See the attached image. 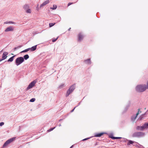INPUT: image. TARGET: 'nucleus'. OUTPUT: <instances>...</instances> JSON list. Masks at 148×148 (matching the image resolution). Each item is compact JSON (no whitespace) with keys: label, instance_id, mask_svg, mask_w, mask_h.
I'll list each match as a JSON object with an SVG mask.
<instances>
[{"label":"nucleus","instance_id":"39","mask_svg":"<svg viewBox=\"0 0 148 148\" xmlns=\"http://www.w3.org/2000/svg\"><path fill=\"white\" fill-rule=\"evenodd\" d=\"M76 107H75L74 108V109H73L71 111V112H73L74 111V109H75V108H76Z\"/></svg>","mask_w":148,"mask_h":148},{"label":"nucleus","instance_id":"2","mask_svg":"<svg viewBox=\"0 0 148 148\" xmlns=\"http://www.w3.org/2000/svg\"><path fill=\"white\" fill-rule=\"evenodd\" d=\"M75 88V84H74L72 85L67 91L65 96L66 97H68L69 95L72 93L74 90Z\"/></svg>","mask_w":148,"mask_h":148},{"label":"nucleus","instance_id":"48","mask_svg":"<svg viewBox=\"0 0 148 148\" xmlns=\"http://www.w3.org/2000/svg\"><path fill=\"white\" fill-rule=\"evenodd\" d=\"M58 125H59V127H60V126H61V125L60 124H59Z\"/></svg>","mask_w":148,"mask_h":148},{"label":"nucleus","instance_id":"47","mask_svg":"<svg viewBox=\"0 0 148 148\" xmlns=\"http://www.w3.org/2000/svg\"><path fill=\"white\" fill-rule=\"evenodd\" d=\"M62 120V119H60V120H59V121H61Z\"/></svg>","mask_w":148,"mask_h":148},{"label":"nucleus","instance_id":"50","mask_svg":"<svg viewBox=\"0 0 148 148\" xmlns=\"http://www.w3.org/2000/svg\"><path fill=\"white\" fill-rule=\"evenodd\" d=\"M12 54V55H13V54Z\"/></svg>","mask_w":148,"mask_h":148},{"label":"nucleus","instance_id":"21","mask_svg":"<svg viewBox=\"0 0 148 148\" xmlns=\"http://www.w3.org/2000/svg\"><path fill=\"white\" fill-rule=\"evenodd\" d=\"M137 116H136V115H133L131 117V120L133 121H134L135 119H136V117H137Z\"/></svg>","mask_w":148,"mask_h":148},{"label":"nucleus","instance_id":"32","mask_svg":"<svg viewBox=\"0 0 148 148\" xmlns=\"http://www.w3.org/2000/svg\"><path fill=\"white\" fill-rule=\"evenodd\" d=\"M109 137L113 139H114V137L113 136V135L112 134L110 135L109 136Z\"/></svg>","mask_w":148,"mask_h":148},{"label":"nucleus","instance_id":"37","mask_svg":"<svg viewBox=\"0 0 148 148\" xmlns=\"http://www.w3.org/2000/svg\"><path fill=\"white\" fill-rule=\"evenodd\" d=\"M73 3H69L68 4V6H69V5H70L71 4H73Z\"/></svg>","mask_w":148,"mask_h":148},{"label":"nucleus","instance_id":"42","mask_svg":"<svg viewBox=\"0 0 148 148\" xmlns=\"http://www.w3.org/2000/svg\"><path fill=\"white\" fill-rule=\"evenodd\" d=\"M147 112H145V114H143L142 115V116H144L147 113Z\"/></svg>","mask_w":148,"mask_h":148},{"label":"nucleus","instance_id":"24","mask_svg":"<svg viewBox=\"0 0 148 148\" xmlns=\"http://www.w3.org/2000/svg\"><path fill=\"white\" fill-rule=\"evenodd\" d=\"M26 12L27 13H30L31 12V10L29 8L26 10Z\"/></svg>","mask_w":148,"mask_h":148},{"label":"nucleus","instance_id":"31","mask_svg":"<svg viewBox=\"0 0 148 148\" xmlns=\"http://www.w3.org/2000/svg\"><path fill=\"white\" fill-rule=\"evenodd\" d=\"M21 47H22V46H19L17 47H15L14 48V50H15L16 49H17L19 48H20Z\"/></svg>","mask_w":148,"mask_h":148},{"label":"nucleus","instance_id":"18","mask_svg":"<svg viewBox=\"0 0 148 148\" xmlns=\"http://www.w3.org/2000/svg\"><path fill=\"white\" fill-rule=\"evenodd\" d=\"M136 144V145H133L136 147H137L139 148H143V146L140 145L137 143Z\"/></svg>","mask_w":148,"mask_h":148},{"label":"nucleus","instance_id":"6","mask_svg":"<svg viewBox=\"0 0 148 148\" xmlns=\"http://www.w3.org/2000/svg\"><path fill=\"white\" fill-rule=\"evenodd\" d=\"M36 83V81L35 80H34L27 87L26 90H27L29 89L32 88L35 85Z\"/></svg>","mask_w":148,"mask_h":148},{"label":"nucleus","instance_id":"34","mask_svg":"<svg viewBox=\"0 0 148 148\" xmlns=\"http://www.w3.org/2000/svg\"><path fill=\"white\" fill-rule=\"evenodd\" d=\"M141 112V111L140 110V109H138V112L136 113V116H138L139 113H140Z\"/></svg>","mask_w":148,"mask_h":148},{"label":"nucleus","instance_id":"4","mask_svg":"<svg viewBox=\"0 0 148 148\" xmlns=\"http://www.w3.org/2000/svg\"><path fill=\"white\" fill-rule=\"evenodd\" d=\"M24 61L23 57H20L17 58L15 61V64L18 66L21 64Z\"/></svg>","mask_w":148,"mask_h":148},{"label":"nucleus","instance_id":"40","mask_svg":"<svg viewBox=\"0 0 148 148\" xmlns=\"http://www.w3.org/2000/svg\"><path fill=\"white\" fill-rule=\"evenodd\" d=\"M36 9L38 10H39V8H38V5L37 6V7H36Z\"/></svg>","mask_w":148,"mask_h":148},{"label":"nucleus","instance_id":"9","mask_svg":"<svg viewBox=\"0 0 148 148\" xmlns=\"http://www.w3.org/2000/svg\"><path fill=\"white\" fill-rule=\"evenodd\" d=\"M49 3V0H47L45 2H44L43 3L41 4L40 7V8H41L42 7H43L46 5L47 4Z\"/></svg>","mask_w":148,"mask_h":148},{"label":"nucleus","instance_id":"3","mask_svg":"<svg viewBox=\"0 0 148 148\" xmlns=\"http://www.w3.org/2000/svg\"><path fill=\"white\" fill-rule=\"evenodd\" d=\"M145 134L142 132H137L134 133L132 135V136L133 137H140L144 136Z\"/></svg>","mask_w":148,"mask_h":148},{"label":"nucleus","instance_id":"25","mask_svg":"<svg viewBox=\"0 0 148 148\" xmlns=\"http://www.w3.org/2000/svg\"><path fill=\"white\" fill-rule=\"evenodd\" d=\"M130 103H129L126 106V107L125 109V111H126L127 110V109H128L130 107Z\"/></svg>","mask_w":148,"mask_h":148},{"label":"nucleus","instance_id":"26","mask_svg":"<svg viewBox=\"0 0 148 148\" xmlns=\"http://www.w3.org/2000/svg\"><path fill=\"white\" fill-rule=\"evenodd\" d=\"M57 5H53V7L52 8H51V9L53 10H55L57 8Z\"/></svg>","mask_w":148,"mask_h":148},{"label":"nucleus","instance_id":"23","mask_svg":"<svg viewBox=\"0 0 148 148\" xmlns=\"http://www.w3.org/2000/svg\"><path fill=\"white\" fill-rule=\"evenodd\" d=\"M65 84H62L61 85H60L59 86V88H62L64 86H65Z\"/></svg>","mask_w":148,"mask_h":148},{"label":"nucleus","instance_id":"30","mask_svg":"<svg viewBox=\"0 0 148 148\" xmlns=\"http://www.w3.org/2000/svg\"><path fill=\"white\" fill-rule=\"evenodd\" d=\"M58 37H57V38H53L52 39V41L53 42H55L58 39Z\"/></svg>","mask_w":148,"mask_h":148},{"label":"nucleus","instance_id":"46","mask_svg":"<svg viewBox=\"0 0 148 148\" xmlns=\"http://www.w3.org/2000/svg\"><path fill=\"white\" fill-rule=\"evenodd\" d=\"M71 29V28H70L69 29H68V30L69 31H70V29Z\"/></svg>","mask_w":148,"mask_h":148},{"label":"nucleus","instance_id":"19","mask_svg":"<svg viewBox=\"0 0 148 148\" xmlns=\"http://www.w3.org/2000/svg\"><path fill=\"white\" fill-rule=\"evenodd\" d=\"M29 5L28 4H26L23 6V8L25 10H27L29 8Z\"/></svg>","mask_w":148,"mask_h":148},{"label":"nucleus","instance_id":"14","mask_svg":"<svg viewBox=\"0 0 148 148\" xmlns=\"http://www.w3.org/2000/svg\"><path fill=\"white\" fill-rule=\"evenodd\" d=\"M128 143H127V145H129L131 144H133L134 143H136V142H135V141H132L130 140H128Z\"/></svg>","mask_w":148,"mask_h":148},{"label":"nucleus","instance_id":"13","mask_svg":"<svg viewBox=\"0 0 148 148\" xmlns=\"http://www.w3.org/2000/svg\"><path fill=\"white\" fill-rule=\"evenodd\" d=\"M136 129L137 130L140 131H143L144 130L143 125L142 126H137L136 127Z\"/></svg>","mask_w":148,"mask_h":148},{"label":"nucleus","instance_id":"38","mask_svg":"<svg viewBox=\"0 0 148 148\" xmlns=\"http://www.w3.org/2000/svg\"><path fill=\"white\" fill-rule=\"evenodd\" d=\"M90 138H85V139H83L82 140L85 141V140H86L88 139H89Z\"/></svg>","mask_w":148,"mask_h":148},{"label":"nucleus","instance_id":"8","mask_svg":"<svg viewBox=\"0 0 148 148\" xmlns=\"http://www.w3.org/2000/svg\"><path fill=\"white\" fill-rule=\"evenodd\" d=\"M8 54V52L6 51L4 52L2 54V58H3L4 60L6 59L7 57V56Z\"/></svg>","mask_w":148,"mask_h":148},{"label":"nucleus","instance_id":"17","mask_svg":"<svg viewBox=\"0 0 148 148\" xmlns=\"http://www.w3.org/2000/svg\"><path fill=\"white\" fill-rule=\"evenodd\" d=\"M144 129L148 128V123H145L143 125Z\"/></svg>","mask_w":148,"mask_h":148},{"label":"nucleus","instance_id":"12","mask_svg":"<svg viewBox=\"0 0 148 148\" xmlns=\"http://www.w3.org/2000/svg\"><path fill=\"white\" fill-rule=\"evenodd\" d=\"M84 62L85 64H90L91 63V62L90 58H88V59L85 60L84 61Z\"/></svg>","mask_w":148,"mask_h":148},{"label":"nucleus","instance_id":"11","mask_svg":"<svg viewBox=\"0 0 148 148\" xmlns=\"http://www.w3.org/2000/svg\"><path fill=\"white\" fill-rule=\"evenodd\" d=\"M104 134H105V133L104 132H101L99 133H96L94 135V136L95 137H100Z\"/></svg>","mask_w":148,"mask_h":148},{"label":"nucleus","instance_id":"7","mask_svg":"<svg viewBox=\"0 0 148 148\" xmlns=\"http://www.w3.org/2000/svg\"><path fill=\"white\" fill-rule=\"evenodd\" d=\"M78 41L79 42H80L84 38V36L82 33H80L78 35Z\"/></svg>","mask_w":148,"mask_h":148},{"label":"nucleus","instance_id":"20","mask_svg":"<svg viewBox=\"0 0 148 148\" xmlns=\"http://www.w3.org/2000/svg\"><path fill=\"white\" fill-rule=\"evenodd\" d=\"M29 58V56L28 54H26L23 57V58L24 59V60H27V59H28Z\"/></svg>","mask_w":148,"mask_h":148},{"label":"nucleus","instance_id":"28","mask_svg":"<svg viewBox=\"0 0 148 148\" xmlns=\"http://www.w3.org/2000/svg\"><path fill=\"white\" fill-rule=\"evenodd\" d=\"M35 98H32L29 101L30 102H34L35 101Z\"/></svg>","mask_w":148,"mask_h":148},{"label":"nucleus","instance_id":"49","mask_svg":"<svg viewBox=\"0 0 148 148\" xmlns=\"http://www.w3.org/2000/svg\"><path fill=\"white\" fill-rule=\"evenodd\" d=\"M3 51V50H2L1 51H0V52H2Z\"/></svg>","mask_w":148,"mask_h":148},{"label":"nucleus","instance_id":"44","mask_svg":"<svg viewBox=\"0 0 148 148\" xmlns=\"http://www.w3.org/2000/svg\"><path fill=\"white\" fill-rule=\"evenodd\" d=\"M80 104V102L79 103H78V105L76 107H77V106H79Z\"/></svg>","mask_w":148,"mask_h":148},{"label":"nucleus","instance_id":"10","mask_svg":"<svg viewBox=\"0 0 148 148\" xmlns=\"http://www.w3.org/2000/svg\"><path fill=\"white\" fill-rule=\"evenodd\" d=\"M14 30V28L12 26H10L8 27L5 30V32L8 31H12Z\"/></svg>","mask_w":148,"mask_h":148},{"label":"nucleus","instance_id":"45","mask_svg":"<svg viewBox=\"0 0 148 148\" xmlns=\"http://www.w3.org/2000/svg\"><path fill=\"white\" fill-rule=\"evenodd\" d=\"M73 147V145L72 146H71L70 148H72Z\"/></svg>","mask_w":148,"mask_h":148},{"label":"nucleus","instance_id":"22","mask_svg":"<svg viewBox=\"0 0 148 148\" xmlns=\"http://www.w3.org/2000/svg\"><path fill=\"white\" fill-rule=\"evenodd\" d=\"M29 50H30V49L29 48H28V49H25L22 51L21 53H24L27 52Z\"/></svg>","mask_w":148,"mask_h":148},{"label":"nucleus","instance_id":"15","mask_svg":"<svg viewBox=\"0 0 148 148\" xmlns=\"http://www.w3.org/2000/svg\"><path fill=\"white\" fill-rule=\"evenodd\" d=\"M37 45H35L34 46L32 47L31 48H29L30 50L32 51H35L36 49Z\"/></svg>","mask_w":148,"mask_h":148},{"label":"nucleus","instance_id":"35","mask_svg":"<svg viewBox=\"0 0 148 148\" xmlns=\"http://www.w3.org/2000/svg\"><path fill=\"white\" fill-rule=\"evenodd\" d=\"M12 23V24H14L15 23L14 22H13L12 21H10L9 22H8V23Z\"/></svg>","mask_w":148,"mask_h":148},{"label":"nucleus","instance_id":"27","mask_svg":"<svg viewBox=\"0 0 148 148\" xmlns=\"http://www.w3.org/2000/svg\"><path fill=\"white\" fill-rule=\"evenodd\" d=\"M55 24V23H49V26L50 27H51L53 26L54 24Z\"/></svg>","mask_w":148,"mask_h":148},{"label":"nucleus","instance_id":"1","mask_svg":"<svg viewBox=\"0 0 148 148\" xmlns=\"http://www.w3.org/2000/svg\"><path fill=\"white\" fill-rule=\"evenodd\" d=\"M137 91L140 92L145 91L146 89H148V80L147 82V84H140L137 85L136 87Z\"/></svg>","mask_w":148,"mask_h":148},{"label":"nucleus","instance_id":"16","mask_svg":"<svg viewBox=\"0 0 148 148\" xmlns=\"http://www.w3.org/2000/svg\"><path fill=\"white\" fill-rule=\"evenodd\" d=\"M16 55L14 56L10 57L8 60H7L8 62H12L14 60V58Z\"/></svg>","mask_w":148,"mask_h":148},{"label":"nucleus","instance_id":"33","mask_svg":"<svg viewBox=\"0 0 148 148\" xmlns=\"http://www.w3.org/2000/svg\"><path fill=\"white\" fill-rule=\"evenodd\" d=\"M122 138L121 137H114V140L116 139H120L121 138Z\"/></svg>","mask_w":148,"mask_h":148},{"label":"nucleus","instance_id":"36","mask_svg":"<svg viewBox=\"0 0 148 148\" xmlns=\"http://www.w3.org/2000/svg\"><path fill=\"white\" fill-rule=\"evenodd\" d=\"M4 122H1L0 123V126H3V125H4Z\"/></svg>","mask_w":148,"mask_h":148},{"label":"nucleus","instance_id":"29","mask_svg":"<svg viewBox=\"0 0 148 148\" xmlns=\"http://www.w3.org/2000/svg\"><path fill=\"white\" fill-rule=\"evenodd\" d=\"M56 128V127H54L50 128L49 130H47V131L49 132H50L51 131L53 130V129H54Z\"/></svg>","mask_w":148,"mask_h":148},{"label":"nucleus","instance_id":"43","mask_svg":"<svg viewBox=\"0 0 148 148\" xmlns=\"http://www.w3.org/2000/svg\"><path fill=\"white\" fill-rule=\"evenodd\" d=\"M143 118V116H141L140 117V120H141Z\"/></svg>","mask_w":148,"mask_h":148},{"label":"nucleus","instance_id":"41","mask_svg":"<svg viewBox=\"0 0 148 148\" xmlns=\"http://www.w3.org/2000/svg\"><path fill=\"white\" fill-rule=\"evenodd\" d=\"M4 60V59L2 58V59H0V62H1L2 60Z\"/></svg>","mask_w":148,"mask_h":148},{"label":"nucleus","instance_id":"5","mask_svg":"<svg viewBox=\"0 0 148 148\" xmlns=\"http://www.w3.org/2000/svg\"><path fill=\"white\" fill-rule=\"evenodd\" d=\"M14 139L15 138H12L7 140L3 145L2 148L5 147L8 144L12 142Z\"/></svg>","mask_w":148,"mask_h":148}]
</instances>
